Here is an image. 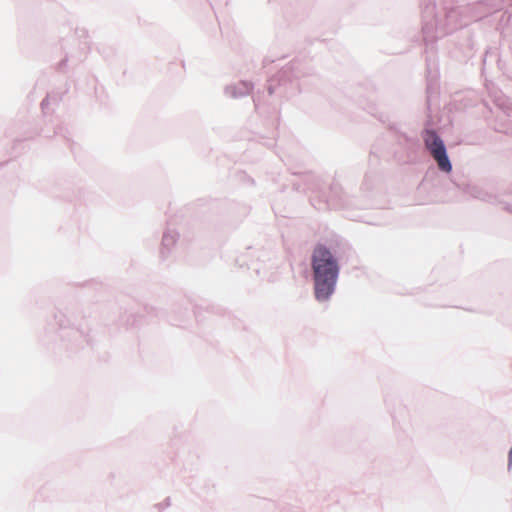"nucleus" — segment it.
<instances>
[{"label": "nucleus", "mask_w": 512, "mask_h": 512, "mask_svg": "<svg viewBox=\"0 0 512 512\" xmlns=\"http://www.w3.org/2000/svg\"><path fill=\"white\" fill-rule=\"evenodd\" d=\"M424 142L426 148L430 151L433 158L436 160L440 170L450 172L452 169L451 163L448 159L445 146L440 137L432 130L426 131Z\"/></svg>", "instance_id": "nucleus-2"}, {"label": "nucleus", "mask_w": 512, "mask_h": 512, "mask_svg": "<svg viewBox=\"0 0 512 512\" xmlns=\"http://www.w3.org/2000/svg\"><path fill=\"white\" fill-rule=\"evenodd\" d=\"M311 266L315 297L319 301L327 300L333 294L338 279V261L325 245L318 244L312 253Z\"/></svg>", "instance_id": "nucleus-1"}]
</instances>
